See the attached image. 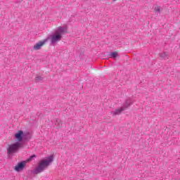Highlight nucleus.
<instances>
[{"mask_svg":"<svg viewBox=\"0 0 180 180\" xmlns=\"http://www.w3.org/2000/svg\"><path fill=\"white\" fill-rule=\"evenodd\" d=\"M53 160L54 157L51 155L44 160H41L38 166L34 169L33 174H37L43 172L46 168H49Z\"/></svg>","mask_w":180,"mask_h":180,"instance_id":"f257e3e1","label":"nucleus"},{"mask_svg":"<svg viewBox=\"0 0 180 180\" xmlns=\"http://www.w3.org/2000/svg\"><path fill=\"white\" fill-rule=\"evenodd\" d=\"M20 148H22V143L20 142H15L8 146L7 153L8 155H12V154H15V153H18Z\"/></svg>","mask_w":180,"mask_h":180,"instance_id":"f03ea898","label":"nucleus"},{"mask_svg":"<svg viewBox=\"0 0 180 180\" xmlns=\"http://www.w3.org/2000/svg\"><path fill=\"white\" fill-rule=\"evenodd\" d=\"M62 37H61V34H56L55 32L53 34L50 35L46 39H48V40H51V44H56V43H57L58 41H60V40H61Z\"/></svg>","mask_w":180,"mask_h":180,"instance_id":"7ed1b4c3","label":"nucleus"},{"mask_svg":"<svg viewBox=\"0 0 180 180\" xmlns=\"http://www.w3.org/2000/svg\"><path fill=\"white\" fill-rule=\"evenodd\" d=\"M15 137L16 140H18V141L19 142L22 141L23 140L24 141H25V140H27V134L23 133V131L22 130L18 131V132L15 134Z\"/></svg>","mask_w":180,"mask_h":180,"instance_id":"20e7f679","label":"nucleus"},{"mask_svg":"<svg viewBox=\"0 0 180 180\" xmlns=\"http://www.w3.org/2000/svg\"><path fill=\"white\" fill-rule=\"evenodd\" d=\"M49 41V39H45L43 41H39L34 46V50H40L41 46H44Z\"/></svg>","mask_w":180,"mask_h":180,"instance_id":"39448f33","label":"nucleus"},{"mask_svg":"<svg viewBox=\"0 0 180 180\" xmlns=\"http://www.w3.org/2000/svg\"><path fill=\"white\" fill-rule=\"evenodd\" d=\"M25 166H26V162L22 161V162H19L17 165V166H15V171H18L19 172V171H22V169H23Z\"/></svg>","mask_w":180,"mask_h":180,"instance_id":"423d86ee","label":"nucleus"},{"mask_svg":"<svg viewBox=\"0 0 180 180\" xmlns=\"http://www.w3.org/2000/svg\"><path fill=\"white\" fill-rule=\"evenodd\" d=\"M124 110H126L124 109V108H123V106H122V107L120 108L115 109V111H112V112H111V114L112 115V116H117V115H121V113H122V112H124Z\"/></svg>","mask_w":180,"mask_h":180,"instance_id":"0eeeda50","label":"nucleus"},{"mask_svg":"<svg viewBox=\"0 0 180 180\" xmlns=\"http://www.w3.org/2000/svg\"><path fill=\"white\" fill-rule=\"evenodd\" d=\"M133 104V101L130 98H128L127 100L125 101V104L122 105V108L126 109H128V108H130V105Z\"/></svg>","mask_w":180,"mask_h":180,"instance_id":"6e6552de","label":"nucleus"},{"mask_svg":"<svg viewBox=\"0 0 180 180\" xmlns=\"http://www.w3.org/2000/svg\"><path fill=\"white\" fill-rule=\"evenodd\" d=\"M65 32V28L64 27H58L55 33H56V34H60L61 37H63V34Z\"/></svg>","mask_w":180,"mask_h":180,"instance_id":"1a4fd4ad","label":"nucleus"},{"mask_svg":"<svg viewBox=\"0 0 180 180\" xmlns=\"http://www.w3.org/2000/svg\"><path fill=\"white\" fill-rule=\"evenodd\" d=\"M159 56H160V57L161 58H163L164 60H168V58H169V57L168 56V53H167V52L160 53L159 54Z\"/></svg>","mask_w":180,"mask_h":180,"instance_id":"9d476101","label":"nucleus"},{"mask_svg":"<svg viewBox=\"0 0 180 180\" xmlns=\"http://www.w3.org/2000/svg\"><path fill=\"white\" fill-rule=\"evenodd\" d=\"M55 124L57 129H60V127H63V122L60 119H56Z\"/></svg>","mask_w":180,"mask_h":180,"instance_id":"9b49d317","label":"nucleus"},{"mask_svg":"<svg viewBox=\"0 0 180 180\" xmlns=\"http://www.w3.org/2000/svg\"><path fill=\"white\" fill-rule=\"evenodd\" d=\"M154 11H155V13H160V12H161V7L160 6H155V8H154Z\"/></svg>","mask_w":180,"mask_h":180,"instance_id":"f8f14e48","label":"nucleus"},{"mask_svg":"<svg viewBox=\"0 0 180 180\" xmlns=\"http://www.w3.org/2000/svg\"><path fill=\"white\" fill-rule=\"evenodd\" d=\"M110 56L112 58H116V57H117V52H112Z\"/></svg>","mask_w":180,"mask_h":180,"instance_id":"ddd939ff","label":"nucleus"},{"mask_svg":"<svg viewBox=\"0 0 180 180\" xmlns=\"http://www.w3.org/2000/svg\"><path fill=\"white\" fill-rule=\"evenodd\" d=\"M36 82H39V81H43V77L41 76H37L35 78Z\"/></svg>","mask_w":180,"mask_h":180,"instance_id":"4468645a","label":"nucleus"},{"mask_svg":"<svg viewBox=\"0 0 180 180\" xmlns=\"http://www.w3.org/2000/svg\"><path fill=\"white\" fill-rule=\"evenodd\" d=\"M33 158H36V155H31V156L30 157V158H28V159L27 160V161L29 162L32 161V160H33Z\"/></svg>","mask_w":180,"mask_h":180,"instance_id":"2eb2a0df","label":"nucleus"}]
</instances>
